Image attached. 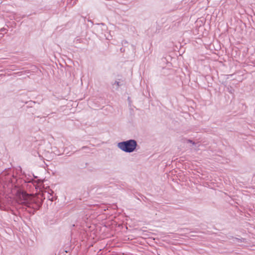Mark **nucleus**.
<instances>
[{
    "label": "nucleus",
    "mask_w": 255,
    "mask_h": 255,
    "mask_svg": "<svg viewBox=\"0 0 255 255\" xmlns=\"http://www.w3.org/2000/svg\"><path fill=\"white\" fill-rule=\"evenodd\" d=\"M17 209L18 205L25 208L30 213L34 214L42 204L43 201L38 197L30 196L23 189L17 184Z\"/></svg>",
    "instance_id": "obj_1"
},
{
    "label": "nucleus",
    "mask_w": 255,
    "mask_h": 255,
    "mask_svg": "<svg viewBox=\"0 0 255 255\" xmlns=\"http://www.w3.org/2000/svg\"><path fill=\"white\" fill-rule=\"evenodd\" d=\"M138 146L137 141L134 139H129L118 143V147L122 151L131 153L133 152Z\"/></svg>",
    "instance_id": "obj_2"
},
{
    "label": "nucleus",
    "mask_w": 255,
    "mask_h": 255,
    "mask_svg": "<svg viewBox=\"0 0 255 255\" xmlns=\"http://www.w3.org/2000/svg\"><path fill=\"white\" fill-rule=\"evenodd\" d=\"M26 106L24 109L26 110L27 113L29 115H34L36 113L39 107V104H36V102L30 101L26 102Z\"/></svg>",
    "instance_id": "obj_3"
},
{
    "label": "nucleus",
    "mask_w": 255,
    "mask_h": 255,
    "mask_svg": "<svg viewBox=\"0 0 255 255\" xmlns=\"http://www.w3.org/2000/svg\"><path fill=\"white\" fill-rule=\"evenodd\" d=\"M18 66L17 65V77H19V79H21L23 78H25L26 77H28V75L27 74L29 73L28 70H24L21 71L20 69H18Z\"/></svg>",
    "instance_id": "obj_4"
},
{
    "label": "nucleus",
    "mask_w": 255,
    "mask_h": 255,
    "mask_svg": "<svg viewBox=\"0 0 255 255\" xmlns=\"http://www.w3.org/2000/svg\"><path fill=\"white\" fill-rule=\"evenodd\" d=\"M115 85H116L117 86L116 89H118L119 88V86L121 85L120 84V82L118 81H115V83L113 84V85L114 86Z\"/></svg>",
    "instance_id": "obj_5"
},
{
    "label": "nucleus",
    "mask_w": 255,
    "mask_h": 255,
    "mask_svg": "<svg viewBox=\"0 0 255 255\" xmlns=\"http://www.w3.org/2000/svg\"><path fill=\"white\" fill-rule=\"evenodd\" d=\"M235 239L237 241H238L239 242H240V243L244 242H245V241L246 240V239H244V238L239 239V238H235Z\"/></svg>",
    "instance_id": "obj_6"
},
{
    "label": "nucleus",
    "mask_w": 255,
    "mask_h": 255,
    "mask_svg": "<svg viewBox=\"0 0 255 255\" xmlns=\"http://www.w3.org/2000/svg\"><path fill=\"white\" fill-rule=\"evenodd\" d=\"M227 89H228V91L230 93H233V92L234 91V89H233L231 87H228L227 88Z\"/></svg>",
    "instance_id": "obj_7"
},
{
    "label": "nucleus",
    "mask_w": 255,
    "mask_h": 255,
    "mask_svg": "<svg viewBox=\"0 0 255 255\" xmlns=\"http://www.w3.org/2000/svg\"><path fill=\"white\" fill-rule=\"evenodd\" d=\"M16 171H17V175L18 173V171H20L22 173V169L20 166H19L18 167H17Z\"/></svg>",
    "instance_id": "obj_8"
},
{
    "label": "nucleus",
    "mask_w": 255,
    "mask_h": 255,
    "mask_svg": "<svg viewBox=\"0 0 255 255\" xmlns=\"http://www.w3.org/2000/svg\"><path fill=\"white\" fill-rule=\"evenodd\" d=\"M188 142L192 143L193 144H194V142H193L192 140H190V139L188 140Z\"/></svg>",
    "instance_id": "obj_9"
},
{
    "label": "nucleus",
    "mask_w": 255,
    "mask_h": 255,
    "mask_svg": "<svg viewBox=\"0 0 255 255\" xmlns=\"http://www.w3.org/2000/svg\"><path fill=\"white\" fill-rule=\"evenodd\" d=\"M4 173H2L1 174H0V178H1L4 175Z\"/></svg>",
    "instance_id": "obj_10"
},
{
    "label": "nucleus",
    "mask_w": 255,
    "mask_h": 255,
    "mask_svg": "<svg viewBox=\"0 0 255 255\" xmlns=\"http://www.w3.org/2000/svg\"><path fill=\"white\" fill-rule=\"evenodd\" d=\"M87 148V146H83V147H82V149H85V148Z\"/></svg>",
    "instance_id": "obj_11"
},
{
    "label": "nucleus",
    "mask_w": 255,
    "mask_h": 255,
    "mask_svg": "<svg viewBox=\"0 0 255 255\" xmlns=\"http://www.w3.org/2000/svg\"><path fill=\"white\" fill-rule=\"evenodd\" d=\"M233 238H234V237H232V236H230V238H229V239H233Z\"/></svg>",
    "instance_id": "obj_12"
},
{
    "label": "nucleus",
    "mask_w": 255,
    "mask_h": 255,
    "mask_svg": "<svg viewBox=\"0 0 255 255\" xmlns=\"http://www.w3.org/2000/svg\"><path fill=\"white\" fill-rule=\"evenodd\" d=\"M121 51L122 52H123V51H125V50H123V48H121Z\"/></svg>",
    "instance_id": "obj_13"
},
{
    "label": "nucleus",
    "mask_w": 255,
    "mask_h": 255,
    "mask_svg": "<svg viewBox=\"0 0 255 255\" xmlns=\"http://www.w3.org/2000/svg\"><path fill=\"white\" fill-rule=\"evenodd\" d=\"M121 51L122 52H123V51H125V50H123V48H121Z\"/></svg>",
    "instance_id": "obj_14"
}]
</instances>
